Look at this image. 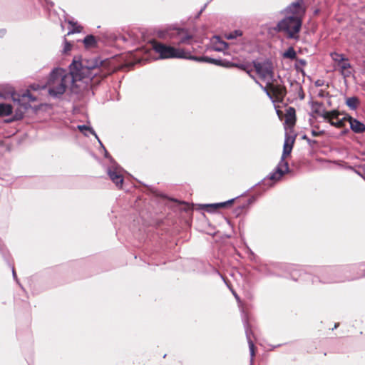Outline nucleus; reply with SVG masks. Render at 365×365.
I'll list each match as a JSON object with an SVG mask.
<instances>
[{"label":"nucleus","mask_w":365,"mask_h":365,"mask_svg":"<svg viewBox=\"0 0 365 365\" xmlns=\"http://www.w3.org/2000/svg\"><path fill=\"white\" fill-rule=\"evenodd\" d=\"M302 25V19L299 17L286 16L278 22L274 29L283 33L288 39L299 40Z\"/></svg>","instance_id":"3"},{"label":"nucleus","mask_w":365,"mask_h":365,"mask_svg":"<svg viewBox=\"0 0 365 365\" xmlns=\"http://www.w3.org/2000/svg\"><path fill=\"white\" fill-rule=\"evenodd\" d=\"M348 169L349 170H353L354 172H355L357 175H359V176H361L362 178V176H364L359 171L356 170V169H354L353 167L351 166H348L347 167Z\"/></svg>","instance_id":"32"},{"label":"nucleus","mask_w":365,"mask_h":365,"mask_svg":"<svg viewBox=\"0 0 365 365\" xmlns=\"http://www.w3.org/2000/svg\"><path fill=\"white\" fill-rule=\"evenodd\" d=\"M313 111L318 116L322 117L325 120H327L330 115V111L327 110L320 103H314L313 104Z\"/></svg>","instance_id":"15"},{"label":"nucleus","mask_w":365,"mask_h":365,"mask_svg":"<svg viewBox=\"0 0 365 365\" xmlns=\"http://www.w3.org/2000/svg\"><path fill=\"white\" fill-rule=\"evenodd\" d=\"M12 274H13L14 278L16 279V272H15V269L14 267L12 268Z\"/></svg>","instance_id":"36"},{"label":"nucleus","mask_w":365,"mask_h":365,"mask_svg":"<svg viewBox=\"0 0 365 365\" xmlns=\"http://www.w3.org/2000/svg\"><path fill=\"white\" fill-rule=\"evenodd\" d=\"M243 322H244V326H245V333H246V336H247V342H248V344H249V349H250V355H251V358H253V356H255V345H254V343L251 339V336H250V334H251V330L249 327V324H248V322H247V316L245 315L243 317Z\"/></svg>","instance_id":"14"},{"label":"nucleus","mask_w":365,"mask_h":365,"mask_svg":"<svg viewBox=\"0 0 365 365\" xmlns=\"http://www.w3.org/2000/svg\"><path fill=\"white\" fill-rule=\"evenodd\" d=\"M267 86L276 96L277 98H282L286 94L284 88L274 85L272 81L270 82L269 85H267Z\"/></svg>","instance_id":"17"},{"label":"nucleus","mask_w":365,"mask_h":365,"mask_svg":"<svg viewBox=\"0 0 365 365\" xmlns=\"http://www.w3.org/2000/svg\"><path fill=\"white\" fill-rule=\"evenodd\" d=\"M347 122L349 123L351 130L355 133L365 132V124L350 115H347Z\"/></svg>","instance_id":"12"},{"label":"nucleus","mask_w":365,"mask_h":365,"mask_svg":"<svg viewBox=\"0 0 365 365\" xmlns=\"http://www.w3.org/2000/svg\"><path fill=\"white\" fill-rule=\"evenodd\" d=\"M347 115L341 114L336 110H333L330 111V115L326 121L336 128H341L346 125L348 120L346 119Z\"/></svg>","instance_id":"9"},{"label":"nucleus","mask_w":365,"mask_h":365,"mask_svg":"<svg viewBox=\"0 0 365 365\" xmlns=\"http://www.w3.org/2000/svg\"><path fill=\"white\" fill-rule=\"evenodd\" d=\"M322 133H323V132H317V131H315V130H314L312 131V135H313V136H319V135H320Z\"/></svg>","instance_id":"34"},{"label":"nucleus","mask_w":365,"mask_h":365,"mask_svg":"<svg viewBox=\"0 0 365 365\" xmlns=\"http://www.w3.org/2000/svg\"><path fill=\"white\" fill-rule=\"evenodd\" d=\"M234 201V199H232V200H229L226 202H220V203H214V204H207V205H204L203 206L204 207H209L210 208V210H208L209 211H212V210H214L217 208H219V207H224L228 205H231Z\"/></svg>","instance_id":"20"},{"label":"nucleus","mask_w":365,"mask_h":365,"mask_svg":"<svg viewBox=\"0 0 365 365\" xmlns=\"http://www.w3.org/2000/svg\"><path fill=\"white\" fill-rule=\"evenodd\" d=\"M294 142V137L289 135L287 133L283 146V153L280 161L275 168L274 170L269 174V180L277 182L279 180L285 173L289 172V165L287 161L285 160V158L291 153Z\"/></svg>","instance_id":"2"},{"label":"nucleus","mask_w":365,"mask_h":365,"mask_svg":"<svg viewBox=\"0 0 365 365\" xmlns=\"http://www.w3.org/2000/svg\"><path fill=\"white\" fill-rule=\"evenodd\" d=\"M103 61L97 58H85L81 61L74 59L70 65V71L54 68L47 82L49 94L53 97L61 96L78 81H84L86 83L100 82L108 74L103 67Z\"/></svg>","instance_id":"1"},{"label":"nucleus","mask_w":365,"mask_h":365,"mask_svg":"<svg viewBox=\"0 0 365 365\" xmlns=\"http://www.w3.org/2000/svg\"><path fill=\"white\" fill-rule=\"evenodd\" d=\"M297 53L292 47H289L283 54L284 58L294 59L296 58Z\"/></svg>","instance_id":"25"},{"label":"nucleus","mask_w":365,"mask_h":365,"mask_svg":"<svg viewBox=\"0 0 365 365\" xmlns=\"http://www.w3.org/2000/svg\"><path fill=\"white\" fill-rule=\"evenodd\" d=\"M123 169L115 163H113L107 170V173L110 180L118 187H121L123 182Z\"/></svg>","instance_id":"8"},{"label":"nucleus","mask_w":365,"mask_h":365,"mask_svg":"<svg viewBox=\"0 0 365 365\" xmlns=\"http://www.w3.org/2000/svg\"><path fill=\"white\" fill-rule=\"evenodd\" d=\"M152 48L159 54V58H192L190 53L184 49L166 45L157 41L151 42Z\"/></svg>","instance_id":"4"},{"label":"nucleus","mask_w":365,"mask_h":365,"mask_svg":"<svg viewBox=\"0 0 365 365\" xmlns=\"http://www.w3.org/2000/svg\"><path fill=\"white\" fill-rule=\"evenodd\" d=\"M7 93L11 96L14 101L21 104L24 110L27 108V104L29 102L36 101V97L33 96L29 91L24 92L21 95H16L14 88L10 86L8 88Z\"/></svg>","instance_id":"6"},{"label":"nucleus","mask_w":365,"mask_h":365,"mask_svg":"<svg viewBox=\"0 0 365 365\" xmlns=\"http://www.w3.org/2000/svg\"><path fill=\"white\" fill-rule=\"evenodd\" d=\"M78 129L83 133H84L86 130L89 131L92 135H95V137L98 139L99 143L103 146L101 142L98 138V135H96V132L93 130L92 128L88 127L87 125H78Z\"/></svg>","instance_id":"23"},{"label":"nucleus","mask_w":365,"mask_h":365,"mask_svg":"<svg viewBox=\"0 0 365 365\" xmlns=\"http://www.w3.org/2000/svg\"><path fill=\"white\" fill-rule=\"evenodd\" d=\"M212 42L214 49L217 51H222L228 47V44L225 41H222L219 36H214Z\"/></svg>","instance_id":"18"},{"label":"nucleus","mask_w":365,"mask_h":365,"mask_svg":"<svg viewBox=\"0 0 365 365\" xmlns=\"http://www.w3.org/2000/svg\"><path fill=\"white\" fill-rule=\"evenodd\" d=\"M264 91H267V94L269 95V92L267 91V90L266 89V88H264Z\"/></svg>","instance_id":"37"},{"label":"nucleus","mask_w":365,"mask_h":365,"mask_svg":"<svg viewBox=\"0 0 365 365\" xmlns=\"http://www.w3.org/2000/svg\"><path fill=\"white\" fill-rule=\"evenodd\" d=\"M287 16L288 17H299V19H302V17L305 13V9L302 6L300 2L297 1L290 4L286 9Z\"/></svg>","instance_id":"10"},{"label":"nucleus","mask_w":365,"mask_h":365,"mask_svg":"<svg viewBox=\"0 0 365 365\" xmlns=\"http://www.w3.org/2000/svg\"><path fill=\"white\" fill-rule=\"evenodd\" d=\"M13 108L8 103H0V117L8 116L12 113Z\"/></svg>","instance_id":"19"},{"label":"nucleus","mask_w":365,"mask_h":365,"mask_svg":"<svg viewBox=\"0 0 365 365\" xmlns=\"http://www.w3.org/2000/svg\"><path fill=\"white\" fill-rule=\"evenodd\" d=\"M68 23L72 26L73 28L68 32L67 35H70L71 34L73 33L81 32V27L80 26H78L76 23H73L71 21H69Z\"/></svg>","instance_id":"27"},{"label":"nucleus","mask_w":365,"mask_h":365,"mask_svg":"<svg viewBox=\"0 0 365 365\" xmlns=\"http://www.w3.org/2000/svg\"><path fill=\"white\" fill-rule=\"evenodd\" d=\"M362 178H363V179L365 180V176L364 175V176H362Z\"/></svg>","instance_id":"39"},{"label":"nucleus","mask_w":365,"mask_h":365,"mask_svg":"<svg viewBox=\"0 0 365 365\" xmlns=\"http://www.w3.org/2000/svg\"><path fill=\"white\" fill-rule=\"evenodd\" d=\"M334 270L331 268H326L322 270V276L321 279L324 283H329V282H337L341 281L340 279L333 277Z\"/></svg>","instance_id":"13"},{"label":"nucleus","mask_w":365,"mask_h":365,"mask_svg":"<svg viewBox=\"0 0 365 365\" xmlns=\"http://www.w3.org/2000/svg\"><path fill=\"white\" fill-rule=\"evenodd\" d=\"M46 87H47V84L46 85H40V84L34 83L30 86V88L34 91H38V90L44 89Z\"/></svg>","instance_id":"30"},{"label":"nucleus","mask_w":365,"mask_h":365,"mask_svg":"<svg viewBox=\"0 0 365 365\" xmlns=\"http://www.w3.org/2000/svg\"><path fill=\"white\" fill-rule=\"evenodd\" d=\"M286 123L289 125H293L295 121V110L293 108H289L287 109V113L286 115Z\"/></svg>","instance_id":"21"},{"label":"nucleus","mask_w":365,"mask_h":365,"mask_svg":"<svg viewBox=\"0 0 365 365\" xmlns=\"http://www.w3.org/2000/svg\"><path fill=\"white\" fill-rule=\"evenodd\" d=\"M340 70L341 73L346 78L351 75V64L347 58H345L342 62L337 65Z\"/></svg>","instance_id":"16"},{"label":"nucleus","mask_w":365,"mask_h":365,"mask_svg":"<svg viewBox=\"0 0 365 365\" xmlns=\"http://www.w3.org/2000/svg\"><path fill=\"white\" fill-rule=\"evenodd\" d=\"M242 31H240L239 30H236L233 32H231L228 35H227L226 37L228 39H234V38H237V36H242Z\"/></svg>","instance_id":"28"},{"label":"nucleus","mask_w":365,"mask_h":365,"mask_svg":"<svg viewBox=\"0 0 365 365\" xmlns=\"http://www.w3.org/2000/svg\"><path fill=\"white\" fill-rule=\"evenodd\" d=\"M297 62L301 66H304L307 64V61L304 59H298Z\"/></svg>","instance_id":"31"},{"label":"nucleus","mask_w":365,"mask_h":365,"mask_svg":"<svg viewBox=\"0 0 365 365\" xmlns=\"http://www.w3.org/2000/svg\"><path fill=\"white\" fill-rule=\"evenodd\" d=\"M338 327V324H336L334 326V329H336Z\"/></svg>","instance_id":"38"},{"label":"nucleus","mask_w":365,"mask_h":365,"mask_svg":"<svg viewBox=\"0 0 365 365\" xmlns=\"http://www.w3.org/2000/svg\"><path fill=\"white\" fill-rule=\"evenodd\" d=\"M95 37L92 35H88L83 39V43L86 47H93L96 45Z\"/></svg>","instance_id":"22"},{"label":"nucleus","mask_w":365,"mask_h":365,"mask_svg":"<svg viewBox=\"0 0 365 365\" xmlns=\"http://www.w3.org/2000/svg\"><path fill=\"white\" fill-rule=\"evenodd\" d=\"M357 103L358 100L355 97L349 98L346 100V105L352 109H355L356 108Z\"/></svg>","instance_id":"26"},{"label":"nucleus","mask_w":365,"mask_h":365,"mask_svg":"<svg viewBox=\"0 0 365 365\" xmlns=\"http://www.w3.org/2000/svg\"><path fill=\"white\" fill-rule=\"evenodd\" d=\"M255 69L259 77L266 82L267 85H269L273 79V66L269 61L262 62H254Z\"/></svg>","instance_id":"5"},{"label":"nucleus","mask_w":365,"mask_h":365,"mask_svg":"<svg viewBox=\"0 0 365 365\" xmlns=\"http://www.w3.org/2000/svg\"><path fill=\"white\" fill-rule=\"evenodd\" d=\"M331 57L332 60L336 63V65H339L346 58L343 54L338 53L336 52L331 53Z\"/></svg>","instance_id":"24"},{"label":"nucleus","mask_w":365,"mask_h":365,"mask_svg":"<svg viewBox=\"0 0 365 365\" xmlns=\"http://www.w3.org/2000/svg\"><path fill=\"white\" fill-rule=\"evenodd\" d=\"M6 33V31L4 29L0 30V37H2Z\"/></svg>","instance_id":"35"},{"label":"nucleus","mask_w":365,"mask_h":365,"mask_svg":"<svg viewBox=\"0 0 365 365\" xmlns=\"http://www.w3.org/2000/svg\"><path fill=\"white\" fill-rule=\"evenodd\" d=\"M232 292L233 295L235 296V299H237V302L239 304H240L241 301H240L239 296L237 294V293L235 291L232 290Z\"/></svg>","instance_id":"33"},{"label":"nucleus","mask_w":365,"mask_h":365,"mask_svg":"<svg viewBox=\"0 0 365 365\" xmlns=\"http://www.w3.org/2000/svg\"><path fill=\"white\" fill-rule=\"evenodd\" d=\"M171 38L178 41V44H191L192 36L188 31L183 29H174L169 34Z\"/></svg>","instance_id":"7"},{"label":"nucleus","mask_w":365,"mask_h":365,"mask_svg":"<svg viewBox=\"0 0 365 365\" xmlns=\"http://www.w3.org/2000/svg\"><path fill=\"white\" fill-rule=\"evenodd\" d=\"M72 45L64 38V46L63 51V53H67L71 51Z\"/></svg>","instance_id":"29"},{"label":"nucleus","mask_w":365,"mask_h":365,"mask_svg":"<svg viewBox=\"0 0 365 365\" xmlns=\"http://www.w3.org/2000/svg\"><path fill=\"white\" fill-rule=\"evenodd\" d=\"M205 61L210 62V63H214L215 65H220V66H235V67H237V68H240L242 70L245 71L250 75V76H251L252 78H254V77L250 73L251 70H250L248 68V66L246 65V64H243V63L235 64V63H231L230 62H224L222 60L214 59V58H206Z\"/></svg>","instance_id":"11"}]
</instances>
